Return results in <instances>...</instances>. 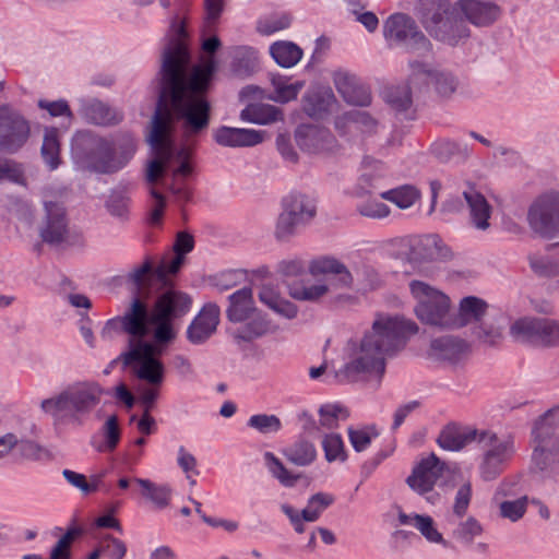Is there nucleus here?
Returning <instances> with one entry per match:
<instances>
[{"instance_id": "f257e3e1", "label": "nucleus", "mask_w": 559, "mask_h": 559, "mask_svg": "<svg viewBox=\"0 0 559 559\" xmlns=\"http://www.w3.org/2000/svg\"><path fill=\"white\" fill-rule=\"evenodd\" d=\"M215 69L213 57L203 64L190 68L189 52L180 41L169 43L163 51L158 72V99L148 134L155 158L147 164L145 176L148 183H155L169 170L168 189L180 201H189L191 198L183 180L192 175L193 168L189 160V150H177L170 138L173 120H181L188 135L207 129L211 104L206 93Z\"/></svg>"}, {"instance_id": "f03ea898", "label": "nucleus", "mask_w": 559, "mask_h": 559, "mask_svg": "<svg viewBox=\"0 0 559 559\" xmlns=\"http://www.w3.org/2000/svg\"><path fill=\"white\" fill-rule=\"evenodd\" d=\"M417 324L400 317L379 314L371 330L359 342H350L347 361L336 371L341 382L366 381L379 388L386 369V359L405 345L406 338L416 334Z\"/></svg>"}, {"instance_id": "7ed1b4c3", "label": "nucleus", "mask_w": 559, "mask_h": 559, "mask_svg": "<svg viewBox=\"0 0 559 559\" xmlns=\"http://www.w3.org/2000/svg\"><path fill=\"white\" fill-rule=\"evenodd\" d=\"M72 150L88 170L112 175L126 168L136 152L135 138L130 132L102 136L91 131H80L73 138Z\"/></svg>"}, {"instance_id": "20e7f679", "label": "nucleus", "mask_w": 559, "mask_h": 559, "mask_svg": "<svg viewBox=\"0 0 559 559\" xmlns=\"http://www.w3.org/2000/svg\"><path fill=\"white\" fill-rule=\"evenodd\" d=\"M151 323L155 325L154 342L145 340H129L127 350L118 359L129 367L135 378H144L153 383H159L166 366L160 359L167 345L176 338V331L170 317L153 310Z\"/></svg>"}, {"instance_id": "39448f33", "label": "nucleus", "mask_w": 559, "mask_h": 559, "mask_svg": "<svg viewBox=\"0 0 559 559\" xmlns=\"http://www.w3.org/2000/svg\"><path fill=\"white\" fill-rule=\"evenodd\" d=\"M105 391L96 381H74L40 402V409L58 426L83 427Z\"/></svg>"}, {"instance_id": "423d86ee", "label": "nucleus", "mask_w": 559, "mask_h": 559, "mask_svg": "<svg viewBox=\"0 0 559 559\" xmlns=\"http://www.w3.org/2000/svg\"><path fill=\"white\" fill-rule=\"evenodd\" d=\"M456 3L449 0H419L416 7L418 19L425 29L437 40L456 46L469 37L466 22L456 14Z\"/></svg>"}, {"instance_id": "0eeeda50", "label": "nucleus", "mask_w": 559, "mask_h": 559, "mask_svg": "<svg viewBox=\"0 0 559 559\" xmlns=\"http://www.w3.org/2000/svg\"><path fill=\"white\" fill-rule=\"evenodd\" d=\"M308 271L312 276H329L325 282L306 286L294 283L289 286L292 298L301 301H318L332 289H352L354 277L348 267L334 257L323 255L312 259L308 264Z\"/></svg>"}, {"instance_id": "6e6552de", "label": "nucleus", "mask_w": 559, "mask_h": 559, "mask_svg": "<svg viewBox=\"0 0 559 559\" xmlns=\"http://www.w3.org/2000/svg\"><path fill=\"white\" fill-rule=\"evenodd\" d=\"M476 443L480 452L478 475L484 481H492L504 472L512 460L515 453L514 439L510 435L481 429Z\"/></svg>"}, {"instance_id": "1a4fd4ad", "label": "nucleus", "mask_w": 559, "mask_h": 559, "mask_svg": "<svg viewBox=\"0 0 559 559\" xmlns=\"http://www.w3.org/2000/svg\"><path fill=\"white\" fill-rule=\"evenodd\" d=\"M409 290L417 301L415 313L423 323L443 329L452 328L451 301L444 293L416 280L409 282Z\"/></svg>"}, {"instance_id": "9d476101", "label": "nucleus", "mask_w": 559, "mask_h": 559, "mask_svg": "<svg viewBox=\"0 0 559 559\" xmlns=\"http://www.w3.org/2000/svg\"><path fill=\"white\" fill-rule=\"evenodd\" d=\"M383 36L392 47H402L419 53H426L431 49L430 40L419 29L415 20L404 13H394L385 20Z\"/></svg>"}, {"instance_id": "9b49d317", "label": "nucleus", "mask_w": 559, "mask_h": 559, "mask_svg": "<svg viewBox=\"0 0 559 559\" xmlns=\"http://www.w3.org/2000/svg\"><path fill=\"white\" fill-rule=\"evenodd\" d=\"M317 214L313 199L302 193H292L283 201V211L276 221L274 235L277 240L286 241L298 227L307 225Z\"/></svg>"}, {"instance_id": "f8f14e48", "label": "nucleus", "mask_w": 559, "mask_h": 559, "mask_svg": "<svg viewBox=\"0 0 559 559\" xmlns=\"http://www.w3.org/2000/svg\"><path fill=\"white\" fill-rule=\"evenodd\" d=\"M527 223L533 233L547 239L559 236V192L536 198L527 210Z\"/></svg>"}, {"instance_id": "ddd939ff", "label": "nucleus", "mask_w": 559, "mask_h": 559, "mask_svg": "<svg viewBox=\"0 0 559 559\" xmlns=\"http://www.w3.org/2000/svg\"><path fill=\"white\" fill-rule=\"evenodd\" d=\"M391 174L381 160L365 156L359 167V175L353 188V197L362 199L367 195L378 194L384 191L391 183Z\"/></svg>"}, {"instance_id": "4468645a", "label": "nucleus", "mask_w": 559, "mask_h": 559, "mask_svg": "<svg viewBox=\"0 0 559 559\" xmlns=\"http://www.w3.org/2000/svg\"><path fill=\"white\" fill-rule=\"evenodd\" d=\"M404 242L407 259L412 263L448 261L453 257L452 250L436 234L411 236Z\"/></svg>"}, {"instance_id": "2eb2a0df", "label": "nucleus", "mask_w": 559, "mask_h": 559, "mask_svg": "<svg viewBox=\"0 0 559 559\" xmlns=\"http://www.w3.org/2000/svg\"><path fill=\"white\" fill-rule=\"evenodd\" d=\"M28 135L27 121L10 106H0V146L14 152L26 142Z\"/></svg>"}, {"instance_id": "dca6fc26", "label": "nucleus", "mask_w": 559, "mask_h": 559, "mask_svg": "<svg viewBox=\"0 0 559 559\" xmlns=\"http://www.w3.org/2000/svg\"><path fill=\"white\" fill-rule=\"evenodd\" d=\"M411 74L409 82L412 84L431 83L436 92L442 96H451L459 86V81L451 72L442 69H432L428 64L413 61L409 63Z\"/></svg>"}, {"instance_id": "f3484780", "label": "nucleus", "mask_w": 559, "mask_h": 559, "mask_svg": "<svg viewBox=\"0 0 559 559\" xmlns=\"http://www.w3.org/2000/svg\"><path fill=\"white\" fill-rule=\"evenodd\" d=\"M445 469V463L441 462L435 453H431L417 463L406 483L417 493L426 495L433 489Z\"/></svg>"}, {"instance_id": "a211bd4d", "label": "nucleus", "mask_w": 559, "mask_h": 559, "mask_svg": "<svg viewBox=\"0 0 559 559\" xmlns=\"http://www.w3.org/2000/svg\"><path fill=\"white\" fill-rule=\"evenodd\" d=\"M44 207L46 216L39 230L43 241L51 246L66 242L69 229L64 207L49 200L44 201Z\"/></svg>"}, {"instance_id": "6ab92c4d", "label": "nucleus", "mask_w": 559, "mask_h": 559, "mask_svg": "<svg viewBox=\"0 0 559 559\" xmlns=\"http://www.w3.org/2000/svg\"><path fill=\"white\" fill-rule=\"evenodd\" d=\"M333 83L343 99L353 106L368 107L371 105L372 96L368 86L353 73L344 70L335 71Z\"/></svg>"}, {"instance_id": "aec40b11", "label": "nucleus", "mask_w": 559, "mask_h": 559, "mask_svg": "<svg viewBox=\"0 0 559 559\" xmlns=\"http://www.w3.org/2000/svg\"><path fill=\"white\" fill-rule=\"evenodd\" d=\"M221 309L214 302L205 304L187 329V338L199 345L207 341L217 329Z\"/></svg>"}, {"instance_id": "412c9836", "label": "nucleus", "mask_w": 559, "mask_h": 559, "mask_svg": "<svg viewBox=\"0 0 559 559\" xmlns=\"http://www.w3.org/2000/svg\"><path fill=\"white\" fill-rule=\"evenodd\" d=\"M295 140L298 146L308 153L330 152L336 146V140L326 128L314 124H301L296 129Z\"/></svg>"}, {"instance_id": "4be33fe9", "label": "nucleus", "mask_w": 559, "mask_h": 559, "mask_svg": "<svg viewBox=\"0 0 559 559\" xmlns=\"http://www.w3.org/2000/svg\"><path fill=\"white\" fill-rule=\"evenodd\" d=\"M456 7L464 17L477 27L490 26L501 15L500 7L490 1L459 0Z\"/></svg>"}, {"instance_id": "5701e85b", "label": "nucleus", "mask_w": 559, "mask_h": 559, "mask_svg": "<svg viewBox=\"0 0 559 559\" xmlns=\"http://www.w3.org/2000/svg\"><path fill=\"white\" fill-rule=\"evenodd\" d=\"M337 99L330 87L314 86L302 97V109L311 118L322 119L335 108Z\"/></svg>"}, {"instance_id": "b1692460", "label": "nucleus", "mask_w": 559, "mask_h": 559, "mask_svg": "<svg viewBox=\"0 0 559 559\" xmlns=\"http://www.w3.org/2000/svg\"><path fill=\"white\" fill-rule=\"evenodd\" d=\"M193 248V236L187 231H179L173 246L175 257L164 258L160 261L155 269L156 276L162 281H166L169 275L177 274L185 262V255L191 252Z\"/></svg>"}, {"instance_id": "393cba45", "label": "nucleus", "mask_w": 559, "mask_h": 559, "mask_svg": "<svg viewBox=\"0 0 559 559\" xmlns=\"http://www.w3.org/2000/svg\"><path fill=\"white\" fill-rule=\"evenodd\" d=\"M469 353V345L462 338L441 336L431 341L429 355L441 361L457 364L464 360Z\"/></svg>"}, {"instance_id": "a878e982", "label": "nucleus", "mask_w": 559, "mask_h": 559, "mask_svg": "<svg viewBox=\"0 0 559 559\" xmlns=\"http://www.w3.org/2000/svg\"><path fill=\"white\" fill-rule=\"evenodd\" d=\"M264 131L222 126L214 130L213 138L222 146L247 147L260 144Z\"/></svg>"}, {"instance_id": "bb28decb", "label": "nucleus", "mask_w": 559, "mask_h": 559, "mask_svg": "<svg viewBox=\"0 0 559 559\" xmlns=\"http://www.w3.org/2000/svg\"><path fill=\"white\" fill-rule=\"evenodd\" d=\"M123 332L131 337L129 340H144L148 334V323H151V314L146 305L139 298H134L130 308L121 317Z\"/></svg>"}, {"instance_id": "cd10ccee", "label": "nucleus", "mask_w": 559, "mask_h": 559, "mask_svg": "<svg viewBox=\"0 0 559 559\" xmlns=\"http://www.w3.org/2000/svg\"><path fill=\"white\" fill-rule=\"evenodd\" d=\"M79 112L87 122L97 126H114L123 118L119 110L95 98L81 99Z\"/></svg>"}, {"instance_id": "c85d7f7f", "label": "nucleus", "mask_w": 559, "mask_h": 559, "mask_svg": "<svg viewBox=\"0 0 559 559\" xmlns=\"http://www.w3.org/2000/svg\"><path fill=\"white\" fill-rule=\"evenodd\" d=\"M480 430L468 426L461 427L451 424L441 430L437 442L443 450L460 451L472 442H476Z\"/></svg>"}, {"instance_id": "c756f323", "label": "nucleus", "mask_w": 559, "mask_h": 559, "mask_svg": "<svg viewBox=\"0 0 559 559\" xmlns=\"http://www.w3.org/2000/svg\"><path fill=\"white\" fill-rule=\"evenodd\" d=\"M399 522L402 525L415 527L425 537V539L431 544H440L444 548L451 546V544L445 540L442 534L438 531L436 522L430 515L418 513L406 514L400 512Z\"/></svg>"}, {"instance_id": "7c9ffc66", "label": "nucleus", "mask_w": 559, "mask_h": 559, "mask_svg": "<svg viewBox=\"0 0 559 559\" xmlns=\"http://www.w3.org/2000/svg\"><path fill=\"white\" fill-rule=\"evenodd\" d=\"M463 197L469 209L471 221L474 227L479 230H487L490 227L491 206L486 198L475 187H468L464 190Z\"/></svg>"}, {"instance_id": "2f4dec72", "label": "nucleus", "mask_w": 559, "mask_h": 559, "mask_svg": "<svg viewBox=\"0 0 559 559\" xmlns=\"http://www.w3.org/2000/svg\"><path fill=\"white\" fill-rule=\"evenodd\" d=\"M228 300L226 316L231 322H245L257 310L250 287L238 289L228 297Z\"/></svg>"}, {"instance_id": "473e14b6", "label": "nucleus", "mask_w": 559, "mask_h": 559, "mask_svg": "<svg viewBox=\"0 0 559 559\" xmlns=\"http://www.w3.org/2000/svg\"><path fill=\"white\" fill-rule=\"evenodd\" d=\"M488 310V304L476 296L461 299L457 317L453 316L452 328H462L471 323H480Z\"/></svg>"}, {"instance_id": "72a5a7b5", "label": "nucleus", "mask_w": 559, "mask_h": 559, "mask_svg": "<svg viewBox=\"0 0 559 559\" xmlns=\"http://www.w3.org/2000/svg\"><path fill=\"white\" fill-rule=\"evenodd\" d=\"M191 304L192 300L189 295L177 290H168L159 296L154 310L173 319L188 312Z\"/></svg>"}, {"instance_id": "f704fd0d", "label": "nucleus", "mask_w": 559, "mask_h": 559, "mask_svg": "<svg viewBox=\"0 0 559 559\" xmlns=\"http://www.w3.org/2000/svg\"><path fill=\"white\" fill-rule=\"evenodd\" d=\"M240 119L246 122L265 126L283 120V112L278 107L270 104L251 103L241 110Z\"/></svg>"}, {"instance_id": "c9c22d12", "label": "nucleus", "mask_w": 559, "mask_h": 559, "mask_svg": "<svg viewBox=\"0 0 559 559\" xmlns=\"http://www.w3.org/2000/svg\"><path fill=\"white\" fill-rule=\"evenodd\" d=\"M533 441L559 443V408L549 409L535 423Z\"/></svg>"}, {"instance_id": "e433bc0d", "label": "nucleus", "mask_w": 559, "mask_h": 559, "mask_svg": "<svg viewBox=\"0 0 559 559\" xmlns=\"http://www.w3.org/2000/svg\"><path fill=\"white\" fill-rule=\"evenodd\" d=\"M140 486L143 498L152 502L156 508L164 509L168 507L171 499V487L167 484H156L147 478L135 477L132 479Z\"/></svg>"}, {"instance_id": "4c0bfd02", "label": "nucleus", "mask_w": 559, "mask_h": 559, "mask_svg": "<svg viewBox=\"0 0 559 559\" xmlns=\"http://www.w3.org/2000/svg\"><path fill=\"white\" fill-rule=\"evenodd\" d=\"M259 299L275 313L286 319H294L298 313L296 305L282 298L278 292L272 286L263 285L259 292Z\"/></svg>"}, {"instance_id": "58836bf2", "label": "nucleus", "mask_w": 559, "mask_h": 559, "mask_svg": "<svg viewBox=\"0 0 559 559\" xmlns=\"http://www.w3.org/2000/svg\"><path fill=\"white\" fill-rule=\"evenodd\" d=\"M542 318L525 317L510 328L511 335L519 342L539 346Z\"/></svg>"}, {"instance_id": "ea45409f", "label": "nucleus", "mask_w": 559, "mask_h": 559, "mask_svg": "<svg viewBox=\"0 0 559 559\" xmlns=\"http://www.w3.org/2000/svg\"><path fill=\"white\" fill-rule=\"evenodd\" d=\"M346 124H354L364 133H374L378 129L379 122L371 114L353 109L344 112L335 119V127L337 129L344 128Z\"/></svg>"}, {"instance_id": "a19ab883", "label": "nucleus", "mask_w": 559, "mask_h": 559, "mask_svg": "<svg viewBox=\"0 0 559 559\" xmlns=\"http://www.w3.org/2000/svg\"><path fill=\"white\" fill-rule=\"evenodd\" d=\"M534 442L532 462L540 472L552 471L559 460V443Z\"/></svg>"}, {"instance_id": "79ce46f5", "label": "nucleus", "mask_w": 559, "mask_h": 559, "mask_svg": "<svg viewBox=\"0 0 559 559\" xmlns=\"http://www.w3.org/2000/svg\"><path fill=\"white\" fill-rule=\"evenodd\" d=\"M270 53L282 68L296 66L301 57L302 49L293 41H276L270 46Z\"/></svg>"}, {"instance_id": "37998d69", "label": "nucleus", "mask_w": 559, "mask_h": 559, "mask_svg": "<svg viewBox=\"0 0 559 559\" xmlns=\"http://www.w3.org/2000/svg\"><path fill=\"white\" fill-rule=\"evenodd\" d=\"M284 456L297 466H308L317 457V450L312 442L300 439L283 449Z\"/></svg>"}, {"instance_id": "c03bdc74", "label": "nucleus", "mask_w": 559, "mask_h": 559, "mask_svg": "<svg viewBox=\"0 0 559 559\" xmlns=\"http://www.w3.org/2000/svg\"><path fill=\"white\" fill-rule=\"evenodd\" d=\"M419 190L411 185L400 186L397 188L388 189L380 192V198L386 200L397 207L405 210L413 206L419 199Z\"/></svg>"}, {"instance_id": "a18cd8bd", "label": "nucleus", "mask_w": 559, "mask_h": 559, "mask_svg": "<svg viewBox=\"0 0 559 559\" xmlns=\"http://www.w3.org/2000/svg\"><path fill=\"white\" fill-rule=\"evenodd\" d=\"M264 465L269 473L284 487H294L300 478L299 474L290 472L283 462L272 452H264Z\"/></svg>"}, {"instance_id": "49530a36", "label": "nucleus", "mask_w": 559, "mask_h": 559, "mask_svg": "<svg viewBox=\"0 0 559 559\" xmlns=\"http://www.w3.org/2000/svg\"><path fill=\"white\" fill-rule=\"evenodd\" d=\"M247 321L236 330V338L250 342L271 331V323L258 310Z\"/></svg>"}, {"instance_id": "de8ad7c7", "label": "nucleus", "mask_w": 559, "mask_h": 559, "mask_svg": "<svg viewBox=\"0 0 559 559\" xmlns=\"http://www.w3.org/2000/svg\"><path fill=\"white\" fill-rule=\"evenodd\" d=\"M102 433L104 440L95 444L94 448L99 453H111L119 444L121 438L118 417L116 415H111L106 419L102 427Z\"/></svg>"}, {"instance_id": "09e8293b", "label": "nucleus", "mask_w": 559, "mask_h": 559, "mask_svg": "<svg viewBox=\"0 0 559 559\" xmlns=\"http://www.w3.org/2000/svg\"><path fill=\"white\" fill-rule=\"evenodd\" d=\"M419 84H412L409 81L405 85L391 86L385 91L386 103L396 111L405 112L412 106V86Z\"/></svg>"}, {"instance_id": "8fccbe9b", "label": "nucleus", "mask_w": 559, "mask_h": 559, "mask_svg": "<svg viewBox=\"0 0 559 559\" xmlns=\"http://www.w3.org/2000/svg\"><path fill=\"white\" fill-rule=\"evenodd\" d=\"M14 449L22 460L38 462L52 459V454L47 448L29 439L19 440L15 437Z\"/></svg>"}, {"instance_id": "3c124183", "label": "nucleus", "mask_w": 559, "mask_h": 559, "mask_svg": "<svg viewBox=\"0 0 559 559\" xmlns=\"http://www.w3.org/2000/svg\"><path fill=\"white\" fill-rule=\"evenodd\" d=\"M431 150L432 153L442 162H447L454 156H460L465 159L471 153L466 144L449 139L435 142Z\"/></svg>"}, {"instance_id": "603ef678", "label": "nucleus", "mask_w": 559, "mask_h": 559, "mask_svg": "<svg viewBox=\"0 0 559 559\" xmlns=\"http://www.w3.org/2000/svg\"><path fill=\"white\" fill-rule=\"evenodd\" d=\"M59 153L60 144L58 139V130L56 128L46 129L41 145V156L51 170L59 166Z\"/></svg>"}, {"instance_id": "864d4df0", "label": "nucleus", "mask_w": 559, "mask_h": 559, "mask_svg": "<svg viewBox=\"0 0 559 559\" xmlns=\"http://www.w3.org/2000/svg\"><path fill=\"white\" fill-rule=\"evenodd\" d=\"M356 211L359 215L371 219H383L391 214L390 207L372 195L359 199Z\"/></svg>"}, {"instance_id": "5fc2aeb1", "label": "nucleus", "mask_w": 559, "mask_h": 559, "mask_svg": "<svg viewBox=\"0 0 559 559\" xmlns=\"http://www.w3.org/2000/svg\"><path fill=\"white\" fill-rule=\"evenodd\" d=\"M320 426L326 429H334L341 420L349 417L348 409L340 403H328L320 407Z\"/></svg>"}, {"instance_id": "6e6d98bb", "label": "nucleus", "mask_w": 559, "mask_h": 559, "mask_svg": "<svg viewBox=\"0 0 559 559\" xmlns=\"http://www.w3.org/2000/svg\"><path fill=\"white\" fill-rule=\"evenodd\" d=\"M334 502V497L330 493L318 492L308 499L305 509L301 510L306 522H316L322 512Z\"/></svg>"}, {"instance_id": "4d7b16f0", "label": "nucleus", "mask_w": 559, "mask_h": 559, "mask_svg": "<svg viewBox=\"0 0 559 559\" xmlns=\"http://www.w3.org/2000/svg\"><path fill=\"white\" fill-rule=\"evenodd\" d=\"M483 525L474 516L461 521L452 532V536L464 545H472L483 534Z\"/></svg>"}, {"instance_id": "13d9d810", "label": "nucleus", "mask_w": 559, "mask_h": 559, "mask_svg": "<svg viewBox=\"0 0 559 559\" xmlns=\"http://www.w3.org/2000/svg\"><path fill=\"white\" fill-rule=\"evenodd\" d=\"M348 439L356 452H362L369 448L372 439L379 436V430L376 426L364 427H349Z\"/></svg>"}, {"instance_id": "bf43d9fd", "label": "nucleus", "mask_w": 559, "mask_h": 559, "mask_svg": "<svg viewBox=\"0 0 559 559\" xmlns=\"http://www.w3.org/2000/svg\"><path fill=\"white\" fill-rule=\"evenodd\" d=\"M322 448L324 457L329 463L347 460V452L344 447L343 439L338 433H328L322 439Z\"/></svg>"}, {"instance_id": "052dcab7", "label": "nucleus", "mask_w": 559, "mask_h": 559, "mask_svg": "<svg viewBox=\"0 0 559 559\" xmlns=\"http://www.w3.org/2000/svg\"><path fill=\"white\" fill-rule=\"evenodd\" d=\"M166 373H163V378L160 382L153 383L144 378H138L140 381L144 382L146 385H139L136 388V393L139 394V403L143 406L144 412L150 414L154 407V404L159 395V388L164 383Z\"/></svg>"}, {"instance_id": "680f3d73", "label": "nucleus", "mask_w": 559, "mask_h": 559, "mask_svg": "<svg viewBox=\"0 0 559 559\" xmlns=\"http://www.w3.org/2000/svg\"><path fill=\"white\" fill-rule=\"evenodd\" d=\"M528 498L526 496L520 497L515 500H504L499 503V514L501 518L511 522L521 520L527 509Z\"/></svg>"}, {"instance_id": "e2e57ef3", "label": "nucleus", "mask_w": 559, "mask_h": 559, "mask_svg": "<svg viewBox=\"0 0 559 559\" xmlns=\"http://www.w3.org/2000/svg\"><path fill=\"white\" fill-rule=\"evenodd\" d=\"M247 425L262 435L275 433L282 429L281 419L276 415H252Z\"/></svg>"}, {"instance_id": "0e129e2a", "label": "nucleus", "mask_w": 559, "mask_h": 559, "mask_svg": "<svg viewBox=\"0 0 559 559\" xmlns=\"http://www.w3.org/2000/svg\"><path fill=\"white\" fill-rule=\"evenodd\" d=\"M81 533L79 527L69 528L52 547L49 559H71V545Z\"/></svg>"}, {"instance_id": "69168bd1", "label": "nucleus", "mask_w": 559, "mask_h": 559, "mask_svg": "<svg viewBox=\"0 0 559 559\" xmlns=\"http://www.w3.org/2000/svg\"><path fill=\"white\" fill-rule=\"evenodd\" d=\"M130 198L126 191L114 190L106 201L108 212L118 218L124 219L128 215Z\"/></svg>"}, {"instance_id": "338daca9", "label": "nucleus", "mask_w": 559, "mask_h": 559, "mask_svg": "<svg viewBox=\"0 0 559 559\" xmlns=\"http://www.w3.org/2000/svg\"><path fill=\"white\" fill-rule=\"evenodd\" d=\"M472 483L467 479L462 483L455 493L452 507V513L454 516L462 519L466 514L472 500Z\"/></svg>"}, {"instance_id": "774afa93", "label": "nucleus", "mask_w": 559, "mask_h": 559, "mask_svg": "<svg viewBox=\"0 0 559 559\" xmlns=\"http://www.w3.org/2000/svg\"><path fill=\"white\" fill-rule=\"evenodd\" d=\"M503 325L499 322L481 321L475 334L485 344L496 345L502 338Z\"/></svg>"}]
</instances>
